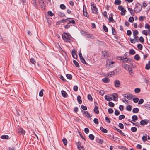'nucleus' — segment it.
Segmentation results:
<instances>
[{
	"mask_svg": "<svg viewBox=\"0 0 150 150\" xmlns=\"http://www.w3.org/2000/svg\"><path fill=\"white\" fill-rule=\"evenodd\" d=\"M62 38L66 42L70 43L71 41V37L69 33H64V34L62 35Z\"/></svg>",
	"mask_w": 150,
	"mask_h": 150,
	"instance_id": "obj_1",
	"label": "nucleus"
},
{
	"mask_svg": "<svg viewBox=\"0 0 150 150\" xmlns=\"http://www.w3.org/2000/svg\"><path fill=\"white\" fill-rule=\"evenodd\" d=\"M115 62L112 61L110 59H108L106 61V67L107 68H112L114 67Z\"/></svg>",
	"mask_w": 150,
	"mask_h": 150,
	"instance_id": "obj_2",
	"label": "nucleus"
},
{
	"mask_svg": "<svg viewBox=\"0 0 150 150\" xmlns=\"http://www.w3.org/2000/svg\"><path fill=\"white\" fill-rule=\"evenodd\" d=\"M134 11L136 13H137L141 11L142 9L141 6L140 5V4L139 5H136L134 8Z\"/></svg>",
	"mask_w": 150,
	"mask_h": 150,
	"instance_id": "obj_3",
	"label": "nucleus"
},
{
	"mask_svg": "<svg viewBox=\"0 0 150 150\" xmlns=\"http://www.w3.org/2000/svg\"><path fill=\"white\" fill-rule=\"evenodd\" d=\"M91 7L92 12L94 13H98V10L97 8L94 6L93 3L91 4Z\"/></svg>",
	"mask_w": 150,
	"mask_h": 150,
	"instance_id": "obj_4",
	"label": "nucleus"
},
{
	"mask_svg": "<svg viewBox=\"0 0 150 150\" xmlns=\"http://www.w3.org/2000/svg\"><path fill=\"white\" fill-rule=\"evenodd\" d=\"M118 9L121 11V14L122 15H124L125 14V12L126 11L125 9L122 6H119L118 7Z\"/></svg>",
	"mask_w": 150,
	"mask_h": 150,
	"instance_id": "obj_5",
	"label": "nucleus"
},
{
	"mask_svg": "<svg viewBox=\"0 0 150 150\" xmlns=\"http://www.w3.org/2000/svg\"><path fill=\"white\" fill-rule=\"evenodd\" d=\"M150 121L148 119L142 120L140 122V124L141 125H147L148 123Z\"/></svg>",
	"mask_w": 150,
	"mask_h": 150,
	"instance_id": "obj_6",
	"label": "nucleus"
},
{
	"mask_svg": "<svg viewBox=\"0 0 150 150\" xmlns=\"http://www.w3.org/2000/svg\"><path fill=\"white\" fill-rule=\"evenodd\" d=\"M123 96L128 100H131L132 98V95L130 93H127L124 94Z\"/></svg>",
	"mask_w": 150,
	"mask_h": 150,
	"instance_id": "obj_7",
	"label": "nucleus"
},
{
	"mask_svg": "<svg viewBox=\"0 0 150 150\" xmlns=\"http://www.w3.org/2000/svg\"><path fill=\"white\" fill-rule=\"evenodd\" d=\"M122 66L125 70L127 71L131 68L129 65L126 64H123Z\"/></svg>",
	"mask_w": 150,
	"mask_h": 150,
	"instance_id": "obj_8",
	"label": "nucleus"
},
{
	"mask_svg": "<svg viewBox=\"0 0 150 150\" xmlns=\"http://www.w3.org/2000/svg\"><path fill=\"white\" fill-rule=\"evenodd\" d=\"M138 31L137 30H135L133 32V37L134 39H135L136 40H137L138 38V37L137 36V35L138 34Z\"/></svg>",
	"mask_w": 150,
	"mask_h": 150,
	"instance_id": "obj_9",
	"label": "nucleus"
},
{
	"mask_svg": "<svg viewBox=\"0 0 150 150\" xmlns=\"http://www.w3.org/2000/svg\"><path fill=\"white\" fill-rule=\"evenodd\" d=\"M82 113L85 115V116L89 118L91 117L89 113L87 111H82Z\"/></svg>",
	"mask_w": 150,
	"mask_h": 150,
	"instance_id": "obj_10",
	"label": "nucleus"
},
{
	"mask_svg": "<svg viewBox=\"0 0 150 150\" xmlns=\"http://www.w3.org/2000/svg\"><path fill=\"white\" fill-rule=\"evenodd\" d=\"M102 56L105 59H107L108 56L109 54L107 51H104L102 53Z\"/></svg>",
	"mask_w": 150,
	"mask_h": 150,
	"instance_id": "obj_11",
	"label": "nucleus"
},
{
	"mask_svg": "<svg viewBox=\"0 0 150 150\" xmlns=\"http://www.w3.org/2000/svg\"><path fill=\"white\" fill-rule=\"evenodd\" d=\"M114 85L116 87H118L120 86V83L119 80H117L114 81Z\"/></svg>",
	"mask_w": 150,
	"mask_h": 150,
	"instance_id": "obj_12",
	"label": "nucleus"
},
{
	"mask_svg": "<svg viewBox=\"0 0 150 150\" xmlns=\"http://www.w3.org/2000/svg\"><path fill=\"white\" fill-rule=\"evenodd\" d=\"M72 55L73 57L75 59H76L77 58V56L75 52V50L73 49L71 51Z\"/></svg>",
	"mask_w": 150,
	"mask_h": 150,
	"instance_id": "obj_13",
	"label": "nucleus"
},
{
	"mask_svg": "<svg viewBox=\"0 0 150 150\" xmlns=\"http://www.w3.org/2000/svg\"><path fill=\"white\" fill-rule=\"evenodd\" d=\"M83 14L84 16L86 17H87L88 15V14L86 11V9L85 6H83Z\"/></svg>",
	"mask_w": 150,
	"mask_h": 150,
	"instance_id": "obj_14",
	"label": "nucleus"
},
{
	"mask_svg": "<svg viewBox=\"0 0 150 150\" xmlns=\"http://www.w3.org/2000/svg\"><path fill=\"white\" fill-rule=\"evenodd\" d=\"M38 1L39 3V4L42 8L44 7V0H39Z\"/></svg>",
	"mask_w": 150,
	"mask_h": 150,
	"instance_id": "obj_15",
	"label": "nucleus"
},
{
	"mask_svg": "<svg viewBox=\"0 0 150 150\" xmlns=\"http://www.w3.org/2000/svg\"><path fill=\"white\" fill-rule=\"evenodd\" d=\"M61 92L62 96L66 98L67 96V94L64 91L62 90L61 91Z\"/></svg>",
	"mask_w": 150,
	"mask_h": 150,
	"instance_id": "obj_16",
	"label": "nucleus"
},
{
	"mask_svg": "<svg viewBox=\"0 0 150 150\" xmlns=\"http://www.w3.org/2000/svg\"><path fill=\"white\" fill-rule=\"evenodd\" d=\"M18 133L23 135L25 134V131L22 128H21L19 129Z\"/></svg>",
	"mask_w": 150,
	"mask_h": 150,
	"instance_id": "obj_17",
	"label": "nucleus"
},
{
	"mask_svg": "<svg viewBox=\"0 0 150 150\" xmlns=\"http://www.w3.org/2000/svg\"><path fill=\"white\" fill-rule=\"evenodd\" d=\"M102 81L104 83H108L110 81V80L107 77H105L104 78H103L102 79Z\"/></svg>",
	"mask_w": 150,
	"mask_h": 150,
	"instance_id": "obj_18",
	"label": "nucleus"
},
{
	"mask_svg": "<svg viewBox=\"0 0 150 150\" xmlns=\"http://www.w3.org/2000/svg\"><path fill=\"white\" fill-rule=\"evenodd\" d=\"M128 10L130 12V14L132 16L134 15V10H133L132 9L128 7Z\"/></svg>",
	"mask_w": 150,
	"mask_h": 150,
	"instance_id": "obj_19",
	"label": "nucleus"
},
{
	"mask_svg": "<svg viewBox=\"0 0 150 150\" xmlns=\"http://www.w3.org/2000/svg\"><path fill=\"white\" fill-rule=\"evenodd\" d=\"M94 112L97 114L99 113V111L98 110V108L97 106H95L94 109Z\"/></svg>",
	"mask_w": 150,
	"mask_h": 150,
	"instance_id": "obj_20",
	"label": "nucleus"
},
{
	"mask_svg": "<svg viewBox=\"0 0 150 150\" xmlns=\"http://www.w3.org/2000/svg\"><path fill=\"white\" fill-rule=\"evenodd\" d=\"M116 74L115 71H112L111 72H109L107 74V75L108 76H112Z\"/></svg>",
	"mask_w": 150,
	"mask_h": 150,
	"instance_id": "obj_21",
	"label": "nucleus"
},
{
	"mask_svg": "<svg viewBox=\"0 0 150 150\" xmlns=\"http://www.w3.org/2000/svg\"><path fill=\"white\" fill-rule=\"evenodd\" d=\"M113 15L112 14H110V17H109L108 20H109V22H113L114 21V19L113 18Z\"/></svg>",
	"mask_w": 150,
	"mask_h": 150,
	"instance_id": "obj_22",
	"label": "nucleus"
},
{
	"mask_svg": "<svg viewBox=\"0 0 150 150\" xmlns=\"http://www.w3.org/2000/svg\"><path fill=\"white\" fill-rule=\"evenodd\" d=\"M113 100H116L118 99V96L116 93H114L113 94Z\"/></svg>",
	"mask_w": 150,
	"mask_h": 150,
	"instance_id": "obj_23",
	"label": "nucleus"
},
{
	"mask_svg": "<svg viewBox=\"0 0 150 150\" xmlns=\"http://www.w3.org/2000/svg\"><path fill=\"white\" fill-rule=\"evenodd\" d=\"M77 99L79 103L80 104H81L82 103V101L81 98L79 95H78L77 96Z\"/></svg>",
	"mask_w": 150,
	"mask_h": 150,
	"instance_id": "obj_24",
	"label": "nucleus"
},
{
	"mask_svg": "<svg viewBox=\"0 0 150 150\" xmlns=\"http://www.w3.org/2000/svg\"><path fill=\"white\" fill-rule=\"evenodd\" d=\"M142 141L144 142H145L147 141V135L145 134V135L143 136L142 137Z\"/></svg>",
	"mask_w": 150,
	"mask_h": 150,
	"instance_id": "obj_25",
	"label": "nucleus"
},
{
	"mask_svg": "<svg viewBox=\"0 0 150 150\" xmlns=\"http://www.w3.org/2000/svg\"><path fill=\"white\" fill-rule=\"evenodd\" d=\"M139 109L138 108H134L133 109L132 112L133 113H137L139 111Z\"/></svg>",
	"mask_w": 150,
	"mask_h": 150,
	"instance_id": "obj_26",
	"label": "nucleus"
},
{
	"mask_svg": "<svg viewBox=\"0 0 150 150\" xmlns=\"http://www.w3.org/2000/svg\"><path fill=\"white\" fill-rule=\"evenodd\" d=\"M131 61V59L128 58H127L126 57V59H124L123 61V62H125V63H129Z\"/></svg>",
	"mask_w": 150,
	"mask_h": 150,
	"instance_id": "obj_27",
	"label": "nucleus"
},
{
	"mask_svg": "<svg viewBox=\"0 0 150 150\" xmlns=\"http://www.w3.org/2000/svg\"><path fill=\"white\" fill-rule=\"evenodd\" d=\"M129 71V74L131 76H132L134 75V73L133 70L131 68L128 71Z\"/></svg>",
	"mask_w": 150,
	"mask_h": 150,
	"instance_id": "obj_28",
	"label": "nucleus"
},
{
	"mask_svg": "<svg viewBox=\"0 0 150 150\" xmlns=\"http://www.w3.org/2000/svg\"><path fill=\"white\" fill-rule=\"evenodd\" d=\"M100 130L103 132L106 133L108 132L107 130L103 127H101L100 128Z\"/></svg>",
	"mask_w": 150,
	"mask_h": 150,
	"instance_id": "obj_29",
	"label": "nucleus"
},
{
	"mask_svg": "<svg viewBox=\"0 0 150 150\" xmlns=\"http://www.w3.org/2000/svg\"><path fill=\"white\" fill-rule=\"evenodd\" d=\"M121 3V1L120 0H115V4L117 5H120Z\"/></svg>",
	"mask_w": 150,
	"mask_h": 150,
	"instance_id": "obj_30",
	"label": "nucleus"
},
{
	"mask_svg": "<svg viewBox=\"0 0 150 150\" xmlns=\"http://www.w3.org/2000/svg\"><path fill=\"white\" fill-rule=\"evenodd\" d=\"M44 90L43 89H42L40 91L39 93V96L40 97H42L43 95V91Z\"/></svg>",
	"mask_w": 150,
	"mask_h": 150,
	"instance_id": "obj_31",
	"label": "nucleus"
},
{
	"mask_svg": "<svg viewBox=\"0 0 150 150\" xmlns=\"http://www.w3.org/2000/svg\"><path fill=\"white\" fill-rule=\"evenodd\" d=\"M30 62L32 64H35L36 63V61L33 58H31L30 60Z\"/></svg>",
	"mask_w": 150,
	"mask_h": 150,
	"instance_id": "obj_32",
	"label": "nucleus"
},
{
	"mask_svg": "<svg viewBox=\"0 0 150 150\" xmlns=\"http://www.w3.org/2000/svg\"><path fill=\"white\" fill-rule=\"evenodd\" d=\"M73 62L75 65L77 67H79V64L78 62L75 60H74Z\"/></svg>",
	"mask_w": 150,
	"mask_h": 150,
	"instance_id": "obj_33",
	"label": "nucleus"
},
{
	"mask_svg": "<svg viewBox=\"0 0 150 150\" xmlns=\"http://www.w3.org/2000/svg\"><path fill=\"white\" fill-rule=\"evenodd\" d=\"M9 137L8 136V135H3L1 137V138L3 139H7Z\"/></svg>",
	"mask_w": 150,
	"mask_h": 150,
	"instance_id": "obj_34",
	"label": "nucleus"
},
{
	"mask_svg": "<svg viewBox=\"0 0 150 150\" xmlns=\"http://www.w3.org/2000/svg\"><path fill=\"white\" fill-rule=\"evenodd\" d=\"M132 119L134 121H135L137 120L138 117L136 115H134L132 117Z\"/></svg>",
	"mask_w": 150,
	"mask_h": 150,
	"instance_id": "obj_35",
	"label": "nucleus"
},
{
	"mask_svg": "<svg viewBox=\"0 0 150 150\" xmlns=\"http://www.w3.org/2000/svg\"><path fill=\"white\" fill-rule=\"evenodd\" d=\"M134 57V59L137 61L139 60L140 59V56L138 54H136Z\"/></svg>",
	"mask_w": 150,
	"mask_h": 150,
	"instance_id": "obj_36",
	"label": "nucleus"
},
{
	"mask_svg": "<svg viewBox=\"0 0 150 150\" xmlns=\"http://www.w3.org/2000/svg\"><path fill=\"white\" fill-rule=\"evenodd\" d=\"M62 142H63L65 146H66V145L67 144V140L65 138L63 139H62Z\"/></svg>",
	"mask_w": 150,
	"mask_h": 150,
	"instance_id": "obj_37",
	"label": "nucleus"
},
{
	"mask_svg": "<svg viewBox=\"0 0 150 150\" xmlns=\"http://www.w3.org/2000/svg\"><path fill=\"white\" fill-rule=\"evenodd\" d=\"M132 109V106L130 105L127 106L126 108V109L128 111H130Z\"/></svg>",
	"mask_w": 150,
	"mask_h": 150,
	"instance_id": "obj_38",
	"label": "nucleus"
},
{
	"mask_svg": "<svg viewBox=\"0 0 150 150\" xmlns=\"http://www.w3.org/2000/svg\"><path fill=\"white\" fill-rule=\"evenodd\" d=\"M129 52L130 54L133 55L135 53V52L134 50L131 49L130 50Z\"/></svg>",
	"mask_w": 150,
	"mask_h": 150,
	"instance_id": "obj_39",
	"label": "nucleus"
},
{
	"mask_svg": "<svg viewBox=\"0 0 150 150\" xmlns=\"http://www.w3.org/2000/svg\"><path fill=\"white\" fill-rule=\"evenodd\" d=\"M80 59L81 60V62H82V63L84 64H86V62L83 57H81V58H80Z\"/></svg>",
	"mask_w": 150,
	"mask_h": 150,
	"instance_id": "obj_40",
	"label": "nucleus"
},
{
	"mask_svg": "<svg viewBox=\"0 0 150 150\" xmlns=\"http://www.w3.org/2000/svg\"><path fill=\"white\" fill-rule=\"evenodd\" d=\"M131 130L132 131L134 132H136L137 130V128L135 127H133L131 128Z\"/></svg>",
	"mask_w": 150,
	"mask_h": 150,
	"instance_id": "obj_41",
	"label": "nucleus"
},
{
	"mask_svg": "<svg viewBox=\"0 0 150 150\" xmlns=\"http://www.w3.org/2000/svg\"><path fill=\"white\" fill-rule=\"evenodd\" d=\"M109 106L111 107H114L115 105L112 102H110L108 103Z\"/></svg>",
	"mask_w": 150,
	"mask_h": 150,
	"instance_id": "obj_42",
	"label": "nucleus"
},
{
	"mask_svg": "<svg viewBox=\"0 0 150 150\" xmlns=\"http://www.w3.org/2000/svg\"><path fill=\"white\" fill-rule=\"evenodd\" d=\"M137 47L138 49L140 50H142L143 47L142 45L140 44H139L137 45Z\"/></svg>",
	"mask_w": 150,
	"mask_h": 150,
	"instance_id": "obj_43",
	"label": "nucleus"
},
{
	"mask_svg": "<svg viewBox=\"0 0 150 150\" xmlns=\"http://www.w3.org/2000/svg\"><path fill=\"white\" fill-rule=\"evenodd\" d=\"M105 99L108 101H110V98L109 95H106L105 96Z\"/></svg>",
	"mask_w": 150,
	"mask_h": 150,
	"instance_id": "obj_44",
	"label": "nucleus"
},
{
	"mask_svg": "<svg viewBox=\"0 0 150 150\" xmlns=\"http://www.w3.org/2000/svg\"><path fill=\"white\" fill-rule=\"evenodd\" d=\"M145 28L146 29H148L149 30H150V26L149 25L148 23H146L145 24Z\"/></svg>",
	"mask_w": 150,
	"mask_h": 150,
	"instance_id": "obj_45",
	"label": "nucleus"
},
{
	"mask_svg": "<svg viewBox=\"0 0 150 150\" xmlns=\"http://www.w3.org/2000/svg\"><path fill=\"white\" fill-rule=\"evenodd\" d=\"M60 7L61 9L64 10L66 8L65 6L63 4H61L60 6Z\"/></svg>",
	"mask_w": 150,
	"mask_h": 150,
	"instance_id": "obj_46",
	"label": "nucleus"
},
{
	"mask_svg": "<svg viewBox=\"0 0 150 150\" xmlns=\"http://www.w3.org/2000/svg\"><path fill=\"white\" fill-rule=\"evenodd\" d=\"M87 97L89 100L90 101H92L93 98L91 96V95L90 94H88L87 96Z\"/></svg>",
	"mask_w": 150,
	"mask_h": 150,
	"instance_id": "obj_47",
	"label": "nucleus"
},
{
	"mask_svg": "<svg viewBox=\"0 0 150 150\" xmlns=\"http://www.w3.org/2000/svg\"><path fill=\"white\" fill-rule=\"evenodd\" d=\"M96 142L98 143L102 144L103 142V140L101 139H98L96 140Z\"/></svg>",
	"mask_w": 150,
	"mask_h": 150,
	"instance_id": "obj_48",
	"label": "nucleus"
},
{
	"mask_svg": "<svg viewBox=\"0 0 150 150\" xmlns=\"http://www.w3.org/2000/svg\"><path fill=\"white\" fill-rule=\"evenodd\" d=\"M134 19L133 17H130L129 19V21L131 23H132L134 21Z\"/></svg>",
	"mask_w": 150,
	"mask_h": 150,
	"instance_id": "obj_49",
	"label": "nucleus"
},
{
	"mask_svg": "<svg viewBox=\"0 0 150 150\" xmlns=\"http://www.w3.org/2000/svg\"><path fill=\"white\" fill-rule=\"evenodd\" d=\"M89 137L91 140H93L94 138V136L92 134H90L89 136Z\"/></svg>",
	"mask_w": 150,
	"mask_h": 150,
	"instance_id": "obj_50",
	"label": "nucleus"
},
{
	"mask_svg": "<svg viewBox=\"0 0 150 150\" xmlns=\"http://www.w3.org/2000/svg\"><path fill=\"white\" fill-rule=\"evenodd\" d=\"M66 77L69 79H71L72 78V76L70 74H67L66 75Z\"/></svg>",
	"mask_w": 150,
	"mask_h": 150,
	"instance_id": "obj_51",
	"label": "nucleus"
},
{
	"mask_svg": "<svg viewBox=\"0 0 150 150\" xmlns=\"http://www.w3.org/2000/svg\"><path fill=\"white\" fill-rule=\"evenodd\" d=\"M125 117V116L124 115H121L119 116V119L120 120H121L122 119H124Z\"/></svg>",
	"mask_w": 150,
	"mask_h": 150,
	"instance_id": "obj_52",
	"label": "nucleus"
},
{
	"mask_svg": "<svg viewBox=\"0 0 150 150\" xmlns=\"http://www.w3.org/2000/svg\"><path fill=\"white\" fill-rule=\"evenodd\" d=\"M103 28L104 30L106 32H107L108 31V29L105 25H103Z\"/></svg>",
	"mask_w": 150,
	"mask_h": 150,
	"instance_id": "obj_53",
	"label": "nucleus"
},
{
	"mask_svg": "<svg viewBox=\"0 0 150 150\" xmlns=\"http://www.w3.org/2000/svg\"><path fill=\"white\" fill-rule=\"evenodd\" d=\"M139 40L142 43H143L144 42V39L142 36L140 37Z\"/></svg>",
	"mask_w": 150,
	"mask_h": 150,
	"instance_id": "obj_54",
	"label": "nucleus"
},
{
	"mask_svg": "<svg viewBox=\"0 0 150 150\" xmlns=\"http://www.w3.org/2000/svg\"><path fill=\"white\" fill-rule=\"evenodd\" d=\"M140 89L139 88H136L134 89V91L136 93H139L140 91Z\"/></svg>",
	"mask_w": 150,
	"mask_h": 150,
	"instance_id": "obj_55",
	"label": "nucleus"
},
{
	"mask_svg": "<svg viewBox=\"0 0 150 150\" xmlns=\"http://www.w3.org/2000/svg\"><path fill=\"white\" fill-rule=\"evenodd\" d=\"M74 90L75 91H76L78 90V87L76 85H75L74 86L73 88Z\"/></svg>",
	"mask_w": 150,
	"mask_h": 150,
	"instance_id": "obj_56",
	"label": "nucleus"
},
{
	"mask_svg": "<svg viewBox=\"0 0 150 150\" xmlns=\"http://www.w3.org/2000/svg\"><path fill=\"white\" fill-rule=\"evenodd\" d=\"M93 122L96 124H98V120L97 118H94L93 120Z\"/></svg>",
	"mask_w": 150,
	"mask_h": 150,
	"instance_id": "obj_57",
	"label": "nucleus"
},
{
	"mask_svg": "<svg viewBox=\"0 0 150 150\" xmlns=\"http://www.w3.org/2000/svg\"><path fill=\"white\" fill-rule=\"evenodd\" d=\"M108 112L110 114H112L113 113V110L112 109L109 108L108 110Z\"/></svg>",
	"mask_w": 150,
	"mask_h": 150,
	"instance_id": "obj_58",
	"label": "nucleus"
},
{
	"mask_svg": "<svg viewBox=\"0 0 150 150\" xmlns=\"http://www.w3.org/2000/svg\"><path fill=\"white\" fill-rule=\"evenodd\" d=\"M105 120L106 122H107L108 123H110V118L108 117H105Z\"/></svg>",
	"mask_w": 150,
	"mask_h": 150,
	"instance_id": "obj_59",
	"label": "nucleus"
},
{
	"mask_svg": "<svg viewBox=\"0 0 150 150\" xmlns=\"http://www.w3.org/2000/svg\"><path fill=\"white\" fill-rule=\"evenodd\" d=\"M118 126L121 129H123L124 128V125L123 124L121 123H119Z\"/></svg>",
	"mask_w": 150,
	"mask_h": 150,
	"instance_id": "obj_60",
	"label": "nucleus"
},
{
	"mask_svg": "<svg viewBox=\"0 0 150 150\" xmlns=\"http://www.w3.org/2000/svg\"><path fill=\"white\" fill-rule=\"evenodd\" d=\"M133 100L134 102L137 103L138 102L139 99L138 98H133Z\"/></svg>",
	"mask_w": 150,
	"mask_h": 150,
	"instance_id": "obj_61",
	"label": "nucleus"
},
{
	"mask_svg": "<svg viewBox=\"0 0 150 150\" xmlns=\"http://www.w3.org/2000/svg\"><path fill=\"white\" fill-rule=\"evenodd\" d=\"M145 69L147 70H149L150 69V65L147 64L145 67Z\"/></svg>",
	"mask_w": 150,
	"mask_h": 150,
	"instance_id": "obj_62",
	"label": "nucleus"
},
{
	"mask_svg": "<svg viewBox=\"0 0 150 150\" xmlns=\"http://www.w3.org/2000/svg\"><path fill=\"white\" fill-rule=\"evenodd\" d=\"M115 114L116 115L118 116L119 115L120 112L118 110H116L115 111Z\"/></svg>",
	"mask_w": 150,
	"mask_h": 150,
	"instance_id": "obj_63",
	"label": "nucleus"
},
{
	"mask_svg": "<svg viewBox=\"0 0 150 150\" xmlns=\"http://www.w3.org/2000/svg\"><path fill=\"white\" fill-rule=\"evenodd\" d=\"M48 14L49 15L51 16H52L54 15L53 13L51 11H49L48 12Z\"/></svg>",
	"mask_w": 150,
	"mask_h": 150,
	"instance_id": "obj_64",
	"label": "nucleus"
}]
</instances>
